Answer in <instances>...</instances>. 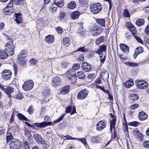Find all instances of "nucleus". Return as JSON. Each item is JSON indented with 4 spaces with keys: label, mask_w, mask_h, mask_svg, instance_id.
<instances>
[{
    "label": "nucleus",
    "mask_w": 149,
    "mask_h": 149,
    "mask_svg": "<svg viewBox=\"0 0 149 149\" xmlns=\"http://www.w3.org/2000/svg\"><path fill=\"white\" fill-rule=\"evenodd\" d=\"M64 137H66V140H77L76 138L72 137L70 136L67 135L65 136H64Z\"/></svg>",
    "instance_id": "3c124183"
},
{
    "label": "nucleus",
    "mask_w": 149,
    "mask_h": 149,
    "mask_svg": "<svg viewBox=\"0 0 149 149\" xmlns=\"http://www.w3.org/2000/svg\"><path fill=\"white\" fill-rule=\"evenodd\" d=\"M130 30L133 36L134 35H135V34L136 33L137 31L135 27L134 26L130 29Z\"/></svg>",
    "instance_id": "09e8293b"
},
{
    "label": "nucleus",
    "mask_w": 149,
    "mask_h": 149,
    "mask_svg": "<svg viewBox=\"0 0 149 149\" xmlns=\"http://www.w3.org/2000/svg\"><path fill=\"white\" fill-rule=\"evenodd\" d=\"M54 2L55 5L59 8H62L64 5L63 1L62 0H55Z\"/></svg>",
    "instance_id": "aec40b11"
},
{
    "label": "nucleus",
    "mask_w": 149,
    "mask_h": 149,
    "mask_svg": "<svg viewBox=\"0 0 149 149\" xmlns=\"http://www.w3.org/2000/svg\"><path fill=\"white\" fill-rule=\"evenodd\" d=\"M119 46L123 53H127L129 52V47L126 45L124 44H120Z\"/></svg>",
    "instance_id": "2eb2a0df"
},
{
    "label": "nucleus",
    "mask_w": 149,
    "mask_h": 149,
    "mask_svg": "<svg viewBox=\"0 0 149 149\" xmlns=\"http://www.w3.org/2000/svg\"><path fill=\"white\" fill-rule=\"evenodd\" d=\"M63 44L66 46H68L70 43V41L68 37H65L63 40Z\"/></svg>",
    "instance_id": "c85d7f7f"
},
{
    "label": "nucleus",
    "mask_w": 149,
    "mask_h": 149,
    "mask_svg": "<svg viewBox=\"0 0 149 149\" xmlns=\"http://www.w3.org/2000/svg\"><path fill=\"white\" fill-rule=\"evenodd\" d=\"M138 117L140 120L143 121L147 119L148 116L144 112L142 111L139 112Z\"/></svg>",
    "instance_id": "4468645a"
},
{
    "label": "nucleus",
    "mask_w": 149,
    "mask_h": 149,
    "mask_svg": "<svg viewBox=\"0 0 149 149\" xmlns=\"http://www.w3.org/2000/svg\"><path fill=\"white\" fill-rule=\"evenodd\" d=\"M101 138L98 136H93L90 139V141L93 143H99L101 142Z\"/></svg>",
    "instance_id": "a211bd4d"
},
{
    "label": "nucleus",
    "mask_w": 149,
    "mask_h": 149,
    "mask_svg": "<svg viewBox=\"0 0 149 149\" xmlns=\"http://www.w3.org/2000/svg\"><path fill=\"white\" fill-rule=\"evenodd\" d=\"M69 89L70 86H66L62 88L61 93L63 95H65L69 92Z\"/></svg>",
    "instance_id": "412c9836"
},
{
    "label": "nucleus",
    "mask_w": 149,
    "mask_h": 149,
    "mask_svg": "<svg viewBox=\"0 0 149 149\" xmlns=\"http://www.w3.org/2000/svg\"><path fill=\"white\" fill-rule=\"evenodd\" d=\"M130 98L132 100H136L139 99V97L137 94H132L130 95Z\"/></svg>",
    "instance_id": "58836bf2"
},
{
    "label": "nucleus",
    "mask_w": 149,
    "mask_h": 149,
    "mask_svg": "<svg viewBox=\"0 0 149 149\" xmlns=\"http://www.w3.org/2000/svg\"><path fill=\"white\" fill-rule=\"evenodd\" d=\"M77 140H78L79 141L81 142L85 146L87 144L85 138H82L80 139L79 138H77Z\"/></svg>",
    "instance_id": "49530a36"
},
{
    "label": "nucleus",
    "mask_w": 149,
    "mask_h": 149,
    "mask_svg": "<svg viewBox=\"0 0 149 149\" xmlns=\"http://www.w3.org/2000/svg\"><path fill=\"white\" fill-rule=\"evenodd\" d=\"M29 61L30 63L32 65H35L37 62V61L34 58L31 59Z\"/></svg>",
    "instance_id": "bf43d9fd"
},
{
    "label": "nucleus",
    "mask_w": 149,
    "mask_h": 149,
    "mask_svg": "<svg viewBox=\"0 0 149 149\" xmlns=\"http://www.w3.org/2000/svg\"><path fill=\"white\" fill-rule=\"evenodd\" d=\"M135 51L138 53L140 54L142 53L143 51V48L141 47H138L136 49Z\"/></svg>",
    "instance_id": "c03bdc74"
},
{
    "label": "nucleus",
    "mask_w": 149,
    "mask_h": 149,
    "mask_svg": "<svg viewBox=\"0 0 149 149\" xmlns=\"http://www.w3.org/2000/svg\"><path fill=\"white\" fill-rule=\"evenodd\" d=\"M80 13L78 11L72 12L70 15L71 18L73 19H76L79 18Z\"/></svg>",
    "instance_id": "f3484780"
},
{
    "label": "nucleus",
    "mask_w": 149,
    "mask_h": 149,
    "mask_svg": "<svg viewBox=\"0 0 149 149\" xmlns=\"http://www.w3.org/2000/svg\"><path fill=\"white\" fill-rule=\"evenodd\" d=\"M24 134L28 138H30L31 136V135L30 132L27 129L25 130Z\"/></svg>",
    "instance_id": "8fccbe9b"
},
{
    "label": "nucleus",
    "mask_w": 149,
    "mask_h": 149,
    "mask_svg": "<svg viewBox=\"0 0 149 149\" xmlns=\"http://www.w3.org/2000/svg\"><path fill=\"white\" fill-rule=\"evenodd\" d=\"M56 31L59 34H61L63 32V29L61 27H58L56 28Z\"/></svg>",
    "instance_id": "603ef678"
},
{
    "label": "nucleus",
    "mask_w": 149,
    "mask_h": 149,
    "mask_svg": "<svg viewBox=\"0 0 149 149\" xmlns=\"http://www.w3.org/2000/svg\"><path fill=\"white\" fill-rule=\"evenodd\" d=\"M144 22V21L143 19H139L136 21V24L137 26H140L143 25Z\"/></svg>",
    "instance_id": "c9c22d12"
},
{
    "label": "nucleus",
    "mask_w": 149,
    "mask_h": 149,
    "mask_svg": "<svg viewBox=\"0 0 149 149\" xmlns=\"http://www.w3.org/2000/svg\"><path fill=\"white\" fill-rule=\"evenodd\" d=\"M138 107L139 105L137 104H136L132 105L130 106V108L134 110L137 108Z\"/></svg>",
    "instance_id": "13d9d810"
},
{
    "label": "nucleus",
    "mask_w": 149,
    "mask_h": 149,
    "mask_svg": "<svg viewBox=\"0 0 149 149\" xmlns=\"http://www.w3.org/2000/svg\"><path fill=\"white\" fill-rule=\"evenodd\" d=\"M76 6V3L74 1L70 2L68 4V8L70 9H73Z\"/></svg>",
    "instance_id": "7c9ffc66"
},
{
    "label": "nucleus",
    "mask_w": 149,
    "mask_h": 149,
    "mask_svg": "<svg viewBox=\"0 0 149 149\" xmlns=\"http://www.w3.org/2000/svg\"><path fill=\"white\" fill-rule=\"evenodd\" d=\"M33 83L30 80L26 81L22 86L23 89L26 91H29L31 90L33 88Z\"/></svg>",
    "instance_id": "6e6552de"
},
{
    "label": "nucleus",
    "mask_w": 149,
    "mask_h": 149,
    "mask_svg": "<svg viewBox=\"0 0 149 149\" xmlns=\"http://www.w3.org/2000/svg\"><path fill=\"white\" fill-rule=\"evenodd\" d=\"M76 76L79 79H83L85 77V74L83 71H80L77 72Z\"/></svg>",
    "instance_id": "5701e85b"
},
{
    "label": "nucleus",
    "mask_w": 149,
    "mask_h": 149,
    "mask_svg": "<svg viewBox=\"0 0 149 149\" xmlns=\"http://www.w3.org/2000/svg\"><path fill=\"white\" fill-rule=\"evenodd\" d=\"M72 107L70 106H69L66 109L65 111V113H70L72 110Z\"/></svg>",
    "instance_id": "052dcab7"
},
{
    "label": "nucleus",
    "mask_w": 149,
    "mask_h": 149,
    "mask_svg": "<svg viewBox=\"0 0 149 149\" xmlns=\"http://www.w3.org/2000/svg\"><path fill=\"white\" fill-rule=\"evenodd\" d=\"M65 116V113H63V114L61 115L60 117L58 119H57L56 120L54 121V123H58L59 122H60L61 121L63 118L64 116Z\"/></svg>",
    "instance_id": "a19ab883"
},
{
    "label": "nucleus",
    "mask_w": 149,
    "mask_h": 149,
    "mask_svg": "<svg viewBox=\"0 0 149 149\" xmlns=\"http://www.w3.org/2000/svg\"><path fill=\"white\" fill-rule=\"evenodd\" d=\"M15 21L17 23L19 24L22 21V19L21 16V14L20 13H16Z\"/></svg>",
    "instance_id": "393cba45"
},
{
    "label": "nucleus",
    "mask_w": 149,
    "mask_h": 149,
    "mask_svg": "<svg viewBox=\"0 0 149 149\" xmlns=\"http://www.w3.org/2000/svg\"><path fill=\"white\" fill-rule=\"evenodd\" d=\"M134 84V83L133 82V80L131 79L130 80H129L126 81L124 83V85L127 88H129L132 86Z\"/></svg>",
    "instance_id": "6ab92c4d"
},
{
    "label": "nucleus",
    "mask_w": 149,
    "mask_h": 149,
    "mask_svg": "<svg viewBox=\"0 0 149 149\" xmlns=\"http://www.w3.org/2000/svg\"><path fill=\"white\" fill-rule=\"evenodd\" d=\"M27 52L26 50H22L18 55V62L21 65H24L25 62V59L27 56Z\"/></svg>",
    "instance_id": "39448f33"
},
{
    "label": "nucleus",
    "mask_w": 149,
    "mask_h": 149,
    "mask_svg": "<svg viewBox=\"0 0 149 149\" xmlns=\"http://www.w3.org/2000/svg\"><path fill=\"white\" fill-rule=\"evenodd\" d=\"M104 39V37L103 36H101L99 38L97 39L95 42L96 44L97 45H98L100 43L103 42Z\"/></svg>",
    "instance_id": "4c0bfd02"
},
{
    "label": "nucleus",
    "mask_w": 149,
    "mask_h": 149,
    "mask_svg": "<svg viewBox=\"0 0 149 149\" xmlns=\"http://www.w3.org/2000/svg\"><path fill=\"white\" fill-rule=\"evenodd\" d=\"M51 84L53 87H57L61 84V79L58 77L53 78L52 79Z\"/></svg>",
    "instance_id": "0eeeda50"
},
{
    "label": "nucleus",
    "mask_w": 149,
    "mask_h": 149,
    "mask_svg": "<svg viewBox=\"0 0 149 149\" xmlns=\"http://www.w3.org/2000/svg\"><path fill=\"white\" fill-rule=\"evenodd\" d=\"M88 92V90L86 89L81 90L78 93L77 96V98L80 100L84 99L87 96Z\"/></svg>",
    "instance_id": "423d86ee"
},
{
    "label": "nucleus",
    "mask_w": 149,
    "mask_h": 149,
    "mask_svg": "<svg viewBox=\"0 0 149 149\" xmlns=\"http://www.w3.org/2000/svg\"><path fill=\"white\" fill-rule=\"evenodd\" d=\"M45 40L46 42L49 44H52L54 41V36L51 35H48L46 36Z\"/></svg>",
    "instance_id": "dca6fc26"
},
{
    "label": "nucleus",
    "mask_w": 149,
    "mask_h": 149,
    "mask_svg": "<svg viewBox=\"0 0 149 149\" xmlns=\"http://www.w3.org/2000/svg\"><path fill=\"white\" fill-rule=\"evenodd\" d=\"M6 49H9L12 48H14L13 45V41L12 40H10V41L6 43Z\"/></svg>",
    "instance_id": "2f4dec72"
},
{
    "label": "nucleus",
    "mask_w": 149,
    "mask_h": 149,
    "mask_svg": "<svg viewBox=\"0 0 149 149\" xmlns=\"http://www.w3.org/2000/svg\"><path fill=\"white\" fill-rule=\"evenodd\" d=\"M8 134H9V135L7 136L6 137V140L7 141H10L13 137L11 133H9Z\"/></svg>",
    "instance_id": "0e129e2a"
},
{
    "label": "nucleus",
    "mask_w": 149,
    "mask_h": 149,
    "mask_svg": "<svg viewBox=\"0 0 149 149\" xmlns=\"http://www.w3.org/2000/svg\"><path fill=\"white\" fill-rule=\"evenodd\" d=\"M90 7L91 12L94 14H97L99 13L102 8L101 5L100 3L91 4Z\"/></svg>",
    "instance_id": "f03ea898"
},
{
    "label": "nucleus",
    "mask_w": 149,
    "mask_h": 149,
    "mask_svg": "<svg viewBox=\"0 0 149 149\" xmlns=\"http://www.w3.org/2000/svg\"><path fill=\"white\" fill-rule=\"evenodd\" d=\"M14 88L11 86H9L6 87L5 91L6 93L7 94L12 93L14 91Z\"/></svg>",
    "instance_id": "72a5a7b5"
},
{
    "label": "nucleus",
    "mask_w": 149,
    "mask_h": 149,
    "mask_svg": "<svg viewBox=\"0 0 149 149\" xmlns=\"http://www.w3.org/2000/svg\"><path fill=\"white\" fill-rule=\"evenodd\" d=\"M75 71H73L72 69H70L66 73V76L72 83L74 84L77 82V77Z\"/></svg>",
    "instance_id": "f257e3e1"
},
{
    "label": "nucleus",
    "mask_w": 149,
    "mask_h": 149,
    "mask_svg": "<svg viewBox=\"0 0 149 149\" xmlns=\"http://www.w3.org/2000/svg\"><path fill=\"white\" fill-rule=\"evenodd\" d=\"M81 68L86 72H88L92 69V67L91 65L86 62H84L82 64Z\"/></svg>",
    "instance_id": "f8f14e48"
},
{
    "label": "nucleus",
    "mask_w": 149,
    "mask_h": 149,
    "mask_svg": "<svg viewBox=\"0 0 149 149\" xmlns=\"http://www.w3.org/2000/svg\"><path fill=\"white\" fill-rule=\"evenodd\" d=\"M14 70L15 72V75H16L17 74V70H18V68L17 67V65L15 64L13 66Z\"/></svg>",
    "instance_id": "5fc2aeb1"
},
{
    "label": "nucleus",
    "mask_w": 149,
    "mask_h": 149,
    "mask_svg": "<svg viewBox=\"0 0 149 149\" xmlns=\"http://www.w3.org/2000/svg\"><path fill=\"white\" fill-rule=\"evenodd\" d=\"M50 94L49 91V90H45V91H44L43 93V96H47L49 95Z\"/></svg>",
    "instance_id": "4d7b16f0"
},
{
    "label": "nucleus",
    "mask_w": 149,
    "mask_h": 149,
    "mask_svg": "<svg viewBox=\"0 0 149 149\" xmlns=\"http://www.w3.org/2000/svg\"><path fill=\"white\" fill-rule=\"evenodd\" d=\"M124 63L126 65L130 67H135L139 65V64L136 63L128 61L125 62Z\"/></svg>",
    "instance_id": "b1692460"
},
{
    "label": "nucleus",
    "mask_w": 149,
    "mask_h": 149,
    "mask_svg": "<svg viewBox=\"0 0 149 149\" xmlns=\"http://www.w3.org/2000/svg\"><path fill=\"white\" fill-rule=\"evenodd\" d=\"M22 146V142L18 139H13L10 144V149H19Z\"/></svg>",
    "instance_id": "7ed1b4c3"
},
{
    "label": "nucleus",
    "mask_w": 149,
    "mask_h": 149,
    "mask_svg": "<svg viewBox=\"0 0 149 149\" xmlns=\"http://www.w3.org/2000/svg\"><path fill=\"white\" fill-rule=\"evenodd\" d=\"M135 84L138 88L140 89H146L148 87L147 82L143 80H137L135 81Z\"/></svg>",
    "instance_id": "20e7f679"
},
{
    "label": "nucleus",
    "mask_w": 149,
    "mask_h": 149,
    "mask_svg": "<svg viewBox=\"0 0 149 149\" xmlns=\"http://www.w3.org/2000/svg\"><path fill=\"white\" fill-rule=\"evenodd\" d=\"M2 76L6 80H9L11 78L12 72L10 70H5L1 73Z\"/></svg>",
    "instance_id": "1a4fd4ad"
},
{
    "label": "nucleus",
    "mask_w": 149,
    "mask_h": 149,
    "mask_svg": "<svg viewBox=\"0 0 149 149\" xmlns=\"http://www.w3.org/2000/svg\"><path fill=\"white\" fill-rule=\"evenodd\" d=\"M14 48L9 49H5V51L8 54H9L10 56H12L14 53Z\"/></svg>",
    "instance_id": "cd10ccee"
},
{
    "label": "nucleus",
    "mask_w": 149,
    "mask_h": 149,
    "mask_svg": "<svg viewBox=\"0 0 149 149\" xmlns=\"http://www.w3.org/2000/svg\"><path fill=\"white\" fill-rule=\"evenodd\" d=\"M107 93L108 95V96L109 99L111 100L112 101L113 100V97L112 95L110 94V92L108 90H106Z\"/></svg>",
    "instance_id": "338daca9"
},
{
    "label": "nucleus",
    "mask_w": 149,
    "mask_h": 149,
    "mask_svg": "<svg viewBox=\"0 0 149 149\" xmlns=\"http://www.w3.org/2000/svg\"><path fill=\"white\" fill-rule=\"evenodd\" d=\"M4 14L6 15H10L13 13V10L8 8L6 7L4 9Z\"/></svg>",
    "instance_id": "bb28decb"
},
{
    "label": "nucleus",
    "mask_w": 149,
    "mask_h": 149,
    "mask_svg": "<svg viewBox=\"0 0 149 149\" xmlns=\"http://www.w3.org/2000/svg\"><path fill=\"white\" fill-rule=\"evenodd\" d=\"M33 136L36 141L38 140H39V139H40V138H41V136L37 134H34Z\"/></svg>",
    "instance_id": "680f3d73"
},
{
    "label": "nucleus",
    "mask_w": 149,
    "mask_h": 149,
    "mask_svg": "<svg viewBox=\"0 0 149 149\" xmlns=\"http://www.w3.org/2000/svg\"><path fill=\"white\" fill-rule=\"evenodd\" d=\"M123 129L125 133H128V126L127 122H123Z\"/></svg>",
    "instance_id": "e433bc0d"
},
{
    "label": "nucleus",
    "mask_w": 149,
    "mask_h": 149,
    "mask_svg": "<svg viewBox=\"0 0 149 149\" xmlns=\"http://www.w3.org/2000/svg\"><path fill=\"white\" fill-rule=\"evenodd\" d=\"M143 145L144 147L149 148V141H147L144 142Z\"/></svg>",
    "instance_id": "864d4df0"
},
{
    "label": "nucleus",
    "mask_w": 149,
    "mask_h": 149,
    "mask_svg": "<svg viewBox=\"0 0 149 149\" xmlns=\"http://www.w3.org/2000/svg\"><path fill=\"white\" fill-rule=\"evenodd\" d=\"M10 1L15 5H18L19 4V0H10Z\"/></svg>",
    "instance_id": "e2e57ef3"
},
{
    "label": "nucleus",
    "mask_w": 149,
    "mask_h": 149,
    "mask_svg": "<svg viewBox=\"0 0 149 149\" xmlns=\"http://www.w3.org/2000/svg\"><path fill=\"white\" fill-rule=\"evenodd\" d=\"M34 125L37 127L41 128L42 127H45L49 125L52 124V123L50 122H46L45 121L43 122L39 123H36L34 124Z\"/></svg>",
    "instance_id": "ddd939ff"
},
{
    "label": "nucleus",
    "mask_w": 149,
    "mask_h": 149,
    "mask_svg": "<svg viewBox=\"0 0 149 149\" xmlns=\"http://www.w3.org/2000/svg\"><path fill=\"white\" fill-rule=\"evenodd\" d=\"M14 5V4H13V3H10L6 7L8 8L13 10V7Z\"/></svg>",
    "instance_id": "69168bd1"
},
{
    "label": "nucleus",
    "mask_w": 149,
    "mask_h": 149,
    "mask_svg": "<svg viewBox=\"0 0 149 149\" xmlns=\"http://www.w3.org/2000/svg\"><path fill=\"white\" fill-rule=\"evenodd\" d=\"M116 123V119L115 118H113L111 121L110 130L111 132L112 131L113 129H114Z\"/></svg>",
    "instance_id": "a878e982"
},
{
    "label": "nucleus",
    "mask_w": 149,
    "mask_h": 149,
    "mask_svg": "<svg viewBox=\"0 0 149 149\" xmlns=\"http://www.w3.org/2000/svg\"><path fill=\"white\" fill-rule=\"evenodd\" d=\"M8 55L5 51L0 50V58L2 59H6L7 58Z\"/></svg>",
    "instance_id": "4be33fe9"
},
{
    "label": "nucleus",
    "mask_w": 149,
    "mask_h": 149,
    "mask_svg": "<svg viewBox=\"0 0 149 149\" xmlns=\"http://www.w3.org/2000/svg\"><path fill=\"white\" fill-rule=\"evenodd\" d=\"M145 33L148 35H149V25H147L145 30Z\"/></svg>",
    "instance_id": "774afa93"
},
{
    "label": "nucleus",
    "mask_w": 149,
    "mask_h": 149,
    "mask_svg": "<svg viewBox=\"0 0 149 149\" xmlns=\"http://www.w3.org/2000/svg\"><path fill=\"white\" fill-rule=\"evenodd\" d=\"M36 141L39 144H41L44 143V140L41 137L40 139H39V140H37Z\"/></svg>",
    "instance_id": "6e6d98bb"
},
{
    "label": "nucleus",
    "mask_w": 149,
    "mask_h": 149,
    "mask_svg": "<svg viewBox=\"0 0 149 149\" xmlns=\"http://www.w3.org/2000/svg\"><path fill=\"white\" fill-rule=\"evenodd\" d=\"M106 47V45H103L101 46L97 52V53H102L105 52Z\"/></svg>",
    "instance_id": "c756f323"
},
{
    "label": "nucleus",
    "mask_w": 149,
    "mask_h": 149,
    "mask_svg": "<svg viewBox=\"0 0 149 149\" xmlns=\"http://www.w3.org/2000/svg\"><path fill=\"white\" fill-rule=\"evenodd\" d=\"M90 31L93 36H96L100 35L102 31L100 29H97L96 27H94L91 29Z\"/></svg>",
    "instance_id": "9b49d317"
},
{
    "label": "nucleus",
    "mask_w": 149,
    "mask_h": 149,
    "mask_svg": "<svg viewBox=\"0 0 149 149\" xmlns=\"http://www.w3.org/2000/svg\"><path fill=\"white\" fill-rule=\"evenodd\" d=\"M123 15L124 17L127 18H128L130 17V13L128 10L126 9H125L124 10Z\"/></svg>",
    "instance_id": "ea45409f"
},
{
    "label": "nucleus",
    "mask_w": 149,
    "mask_h": 149,
    "mask_svg": "<svg viewBox=\"0 0 149 149\" xmlns=\"http://www.w3.org/2000/svg\"><path fill=\"white\" fill-rule=\"evenodd\" d=\"M80 67V65L79 64V63H76L74 65L72 68L71 69H72L73 71H74L78 70Z\"/></svg>",
    "instance_id": "79ce46f5"
},
{
    "label": "nucleus",
    "mask_w": 149,
    "mask_h": 149,
    "mask_svg": "<svg viewBox=\"0 0 149 149\" xmlns=\"http://www.w3.org/2000/svg\"><path fill=\"white\" fill-rule=\"evenodd\" d=\"M17 116L18 118L22 120L28 121V119L24 115L21 113H18Z\"/></svg>",
    "instance_id": "f704fd0d"
},
{
    "label": "nucleus",
    "mask_w": 149,
    "mask_h": 149,
    "mask_svg": "<svg viewBox=\"0 0 149 149\" xmlns=\"http://www.w3.org/2000/svg\"><path fill=\"white\" fill-rule=\"evenodd\" d=\"M107 125L106 122L104 120L100 121L96 125V129L97 130L100 131L105 128Z\"/></svg>",
    "instance_id": "9d476101"
},
{
    "label": "nucleus",
    "mask_w": 149,
    "mask_h": 149,
    "mask_svg": "<svg viewBox=\"0 0 149 149\" xmlns=\"http://www.w3.org/2000/svg\"><path fill=\"white\" fill-rule=\"evenodd\" d=\"M139 124V123L136 121H133L128 123V125L130 126L134 127H137Z\"/></svg>",
    "instance_id": "37998d69"
},
{
    "label": "nucleus",
    "mask_w": 149,
    "mask_h": 149,
    "mask_svg": "<svg viewBox=\"0 0 149 149\" xmlns=\"http://www.w3.org/2000/svg\"><path fill=\"white\" fill-rule=\"evenodd\" d=\"M96 22L99 25L105 26V20L104 19H97L96 20Z\"/></svg>",
    "instance_id": "473e14b6"
},
{
    "label": "nucleus",
    "mask_w": 149,
    "mask_h": 149,
    "mask_svg": "<svg viewBox=\"0 0 149 149\" xmlns=\"http://www.w3.org/2000/svg\"><path fill=\"white\" fill-rule=\"evenodd\" d=\"M134 37L135 39H136V41L138 42L141 44H143V41L138 36L136 35H134Z\"/></svg>",
    "instance_id": "a18cd8bd"
},
{
    "label": "nucleus",
    "mask_w": 149,
    "mask_h": 149,
    "mask_svg": "<svg viewBox=\"0 0 149 149\" xmlns=\"http://www.w3.org/2000/svg\"><path fill=\"white\" fill-rule=\"evenodd\" d=\"M34 111L33 107L32 106H30L28 109V111L30 114L31 115L33 113Z\"/></svg>",
    "instance_id": "de8ad7c7"
}]
</instances>
